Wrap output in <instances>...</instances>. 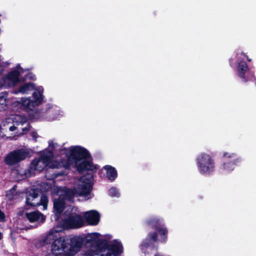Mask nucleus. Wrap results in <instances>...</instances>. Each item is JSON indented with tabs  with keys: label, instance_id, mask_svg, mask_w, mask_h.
I'll list each match as a JSON object with an SVG mask.
<instances>
[{
	"label": "nucleus",
	"instance_id": "a211bd4d",
	"mask_svg": "<svg viewBox=\"0 0 256 256\" xmlns=\"http://www.w3.org/2000/svg\"><path fill=\"white\" fill-rule=\"evenodd\" d=\"M109 194L112 196H118L119 192L118 190L114 188H112L109 190Z\"/></svg>",
	"mask_w": 256,
	"mask_h": 256
},
{
	"label": "nucleus",
	"instance_id": "6ab92c4d",
	"mask_svg": "<svg viewBox=\"0 0 256 256\" xmlns=\"http://www.w3.org/2000/svg\"><path fill=\"white\" fill-rule=\"evenodd\" d=\"M58 144L53 140L49 142L48 149L50 150L56 149L58 148Z\"/></svg>",
	"mask_w": 256,
	"mask_h": 256
},
{
	"label": "nucleus",
	"instance_id": "bb28decb",
	"mask_svg": "<svg viewBox=\"0 0 256 256\" xmlns=\"http://www.w3.org/2000/svg\"><path fill=\"white\" fill-rule=\"evenodd\" d=\"M2 72V68H0V73Z\"/></svg>",
	"mask_w": 256,
	"mask_h": 256
},
{
	"label": "nucleus",
	"instance_id": "f3484780",
	"mask_svg": "<svg viewBox=\"0 0 256 256\" xmlns=\"http://www.w3.org/2000/svg\"><path fill=\"white\" fill-rule=\"evenodd\" d=\"M17 192L15 187H14L6 194V198L9 200H12L16 198Z\"/></svg>",
	"mask_w": 256,
	"mask_h": 256
},
{
	"label": "nucleus",
	"instance_id": "5701e85b",
	"mask_svg": "<svg viewBox=\"0 0 256 256\" xmlns=\"http://www.w3.org/2000/svg\"><path fill=\"white\" fill-rule=\"evenodd\" d=\"M4 218L5 216L4 213L0 210V221H4Z\"/></svg>",
	"mask_w": 256,
	"mask_h": 256
},
{
	"label": "nucleus",
	"instance_id": "412c9836",
	"mask_svg": "<svg viewBox=\"0 0 256 256\" xmlns=\"http://www.w3.org/2000/svg\"><path fill=\"white\" fill-rule=\"evenodd\" d=\"M30 135L32 137V140L35 141L36 140L37 138L38 137V136L37 132L34 131H32L30 132Z\"/></svg>",
	"mask_w": 256,
	"mask_h": 256
},
{
	"label": "nucleus",
	"instance_id": "b1692460",
	"mask_svg": "<svg viewBox=\"0 0 256 256\" xmlns=\"http://www.w3.org/2000/svg\"><path fill=\"white\" fill-rule=\"evenodd\" d=\"M29 128H30V126H28V127H26V128H22V132H20V134H24V133H26L27 132V130H29Z\"/></svg>",
	"mask_w": 256,
	"mask_h": 256
},
{
	"label": "nucleus",
	"instance_id": "4468645a",
	"mask_svg": "<svg viewBox=\"0 0 256 256\" xmlns=\"http://www.w3.org/2000/svg\"><path fill=\"white\" fill-rule=\"evenodd\" d=\"M104 168L106 171V177L108 180H113L116 178L117 172L114 168L110 166H106Z\"/></svg>",
	"mask_w": 256,
	"mask_h": 256
},
{
	"label": "nucleus",
	"instance_id": "393cba45",
	"mask_svg": "<svg viewBox=\"0 0 256 256\" xmlns=\"http://www.w3.org/2000/svg\"><path fill=\"white\" fill-rule=\"evenodd\" d=\"M111 238H112V236H108V238H108V240H110V239H111Z\"/></svg>",
	"mask_w": 256,
	"mask_h": 256
},
{
	"label": "nucleus",
	"instance_id": "20e7f679",
	"mask_svg": "<svg viewBox=\"0 0 256 256\" xmlns=\"http://www.w3.org/2000/svg\"><path fill=\"white\" fill-rule=\"evenodd\" d=\"M33 90H34V92L32 94V100L30 97L23 98L18 101V103L20 104L26 110L29 112L31 118L38 119L39 118V115L36 108L42 104L43 102L44 96L42 86L36 87L33 83H26L21 85L18 90H14V94H28Z\"/></svg>",
	"mask_w": 256,
	"mask_h": 256
},
{
	"label": "nucleus",
	"instance_id": "4be33fe9",
	"mask_svg": "<svg viewBox=\"0 0 256 256\" xmlns=\"http://www.w3.org/2000/svg\"><path fill=\"white\" fill-rule=\"evenodd\" d=\"M159 220L157 218H154L150 220V224H153L154 223H158V222Z\"/></svg>",
	"mask_w": 256,
	"mask_h": 256
},
{
	"label": "nucleus",
	"instance_id": "f03ea898",
	"mask_svg": "<svg viewBox=\"0 0 256 256\" xmlns=\"http://www.w3.org/2000/svg\"><path fill=\"white\" fill-rule=\"evenodd\" d=\"M92 183L91 176L82 177L78 182L76 188V192L72 190L59 188L58 191V198H54V218L58 220L62 212L64 210V214L68 217L64 218L63 226L70 228H79L84 224L82 215L76 207L72 206L70 204L72 202L75 195L78 194L84 197L86 200L90 199Z\"/></svg>",
	"mask_w": 256,
	"mask_h": 256
},
{
	"label": "nucleus",
	"instance_id": "ddd939ff",
	"mask_svg": "<svg viewBox=\"0 0 256 256\" xmlns=\"http://www.w3.org/2000/svg\"><path fill=\"white\" fill-rule=\"evenodd\" d=\"M238 159L233 162L230 161L224 162L222 165L221 168L225 172H231L234 170L236 163L240 161Z\"/></svg>",
	"mask_w": 256,
	"mask_h": 256
},
{
	"label": "nucleus",
	"instance_id": "423d86ee",
	"mask_svg": "<svg viewBox=\"0 0 256 256\" xmlns=\"http://www.w3.org/2000/svg\"><path fill=\"white\" fill-rule=\"evenodd\" d=\"M27 122V118L21 115L11 116L4 120L0 126V134L7 136L10 132L18 128V126L23 125Z\"/></svg>",
	"mask_w": 256,
	"mask_h": 256
},
{
	"label": "nucleus",
	"instance_id": "6e6552de",
	"mask_svg": "<svg viewBox=\"0 0 256 256\" xmlns=\"http://www.w3.org/2000/svg\"><path fill=\"white\" fill-rule=\"evenodd\" d=\"M48 199L46 196H42L40 198V202L38 200V194L35 190H31L27 194L26 203L28 205L36 206L42 205L43 206V209L46 210Z\"/></svg>",
	"mask_w": 256,
	"mask_h": 256
},
{
	"label": "nucleus",
	"instance_id": "2eb2a0df",
	"mask_svg": "<svg viewBox=\"0 0 256 256\" xmlns=\"http://www.w3.org/2000/svg\"><path fill=\"white\" fill-rule=\"evenodd\" d=\"M8 94L6 92L0 94V111L5 110L8 102Z\"/></svg>",
	"mask_w": 256,
	"mask_h": 256
},
{
	"label": "nucleus",
	"instance_id": "0eeeda50",
	"mask_svg": "<svg viewBox=\"0 0 256 256\" xmlns=\"http://www.w3.org/2000/svg\"><path fill=\"white\" fill-rule=\"evenodd\" d=\"M196 166L200 173L208 174L212 172L215 167L214 160L206 152L200 153L196 158Z\"/></svg>",
	"mask_w": 256,
	"mask_h": 256
},
{
	"label": "nucleus",
	"instance_id": "9b49d317",
	"mask_svg": "<svg viewBox=\"0 0 256 256\" xmlns=\"http://www.w3.org/2000/svg\"><path fill=\"white\" fill-rule=\"evenodd\" d=\"M26 216L31 222H36L40 224L45 220V216L38 212L26 213Z\"/></svg>",
	"mask_w": 256,
	"mask_h": 256
},
{
	"label": "nucleus",
	"instance_id": "dca6fc26",
	"mask_svg": "<svg viewBox=\"0 0 256 256\" xmlns=\"http://www.w3.org/2000/svg\"><path fill=\"white\" fill-rule=\"evenodd\" d=\"M247 70L248 66L244 62H242L240 64H239L237 68V70L239 76L240 77L244 78V74H245V72H246Z\"/></svg>",
	"mask_w": 256,
	"mask_h": 256
},
{
	"label": "nucleus",
	"instance_id": "aec40b11",
	"mask_svg": "<svg viewBox=\"0 0 256 256\" xmlns=\"http://www.w3.org/2000/svg\"><path fill=\"white\" fill-rule=\"evenodd\" d=\"M235 154L234 153L232 152H224L222 153V156L224 157L228 158H231L234 156Z\"/></svg>",
	"mask_w": 256,
	"mask_h": 256
},
{
	"label": "nucleus",
	"instance_id": "39448f33",
	"mask_svg": "<svg viewBox=\"0 0 256 256\" xmlns=\"http://www.w3.org/2000/svg\"><path fill=\"white\" fill-rule=\"evenodd\" d=\"M26 72L20 66L18 65L14 69L10 72L6 76L2 78L0 81V86L8 88L14 86L21 81H24L27 78L34 79L35 76L31 72H28L26 78L23 76L24 74Z\"/></svg>",
	"mask_w": 256,
	"mask_h": 256
},
{
	"label": "nucleus",
	"instance_id": "f257e3e1",
	"mask_svg": "<svg viewBox=\"0 0 256 256\" xmlns=\"http://www.w3.org/2000/svg\"><path fill=\"white\" fill-rule=\"evenodd\" d=\"M60 156L66 157V160L56 157L52 160V154L50 151H44L40 158L33 160L30 164L32 172H41L47 166L46 176L48 180H53L59 176L64 174V169L71 166L76 167L79 172L84 170H93L96 168L90 158V154L86 149L80 146H72L60 150Z\"/></svg>",
	"mask_w": 256,
	"mask_h": 256
},
{
	"label": "nucleus",
	"instance_id": "a878e982",
	"mask_svg": "<svg viewBox=\"0 0 256 256\" xmlns=\"http://www.w3.org/2000/svg\"><path fill=\"white\" fill-rule=\"evenodd\" d=\"M2 234L0 232V240L2 239Z\"/></svg>",
	"mask_w": 256,
	"mask_h": 256
},
{
	"label": "nucleus",
	"instance_id": "f8f14e48",
	"mask_svg": "<svg viewBox=\"0 0 256 256\" xmlns=\"http://www.w3.org/2000/svg\"><path fill=\"white\" fill-rule=\"evenodd\" d=\"M157 232L160 235V238H158V234L156 232L150 235V238L152 240L156 242L158 240L164 241L166 238L168 230L165 228H158L156 229Z\"/></svg>",
	"mask_w": 256,
	"mask_h": 256
},
{
	"label": "nucleus",
	"instance_id": "7ed1b4c3",
	"mask_svg": "<svg viewBox=\"0 0 256 256\" xmlns=\"http://www.w3.org/2000/svg\"><path fill=\"white\" fill-rule=\"evenodd\" d=\"M58 237V232L51 231L44 240L46 244L53 241L51 246L52 256H74L82 248V242L80 237L70 238Z\"/></svg>",
	"mask_w": 256,
	"mask_h": 256
},
{
	"label": "nucleus",
	"instance_id": "9d476101",
	"mask_svg": "<svg viewBox=\"0 0 256 256\" xmlns=\"http://www.w3.org/2000/svg\"><path fill=\"white\" fill-rule=\"evenodd\" d=\"M84 216L90 225H96L100 220V214L94 210L86 212L84 213Z\"/></svg>",
	"mask_w": 256,
	"mask_h": 256
},
{
	"label": "nucleus",
	"instance_id": "1a4fd4ad",
	"mask_svg": "<svg viewBox=\"0 0 256 256\" xmlns=\"http://www.w3.org/2000/svg\"><path fill=\"white\" fill-rule=\"evenodd\" d=\"M28 156V152L25 150H18L9 154L5 158L6 162L12 165L24 160Z\"/></svg>",
	"mask_w": 256,
	"mask_h": 256
}]
</instances>
